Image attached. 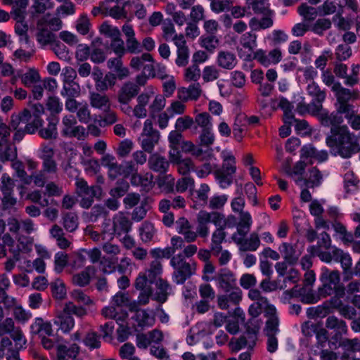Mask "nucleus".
Returning a JSON list of instances; mask_svg holds the SVG:
<instances>
[{
  "label": "nucleus",
  "mask_w": 360,
  "mask_h": 360,
  "mask_svg": "<svg viewBox=\"0 0 360 360\" xmlns=\"http://www.w3.org/2000/svg\"><path fill=\"white\" fill-rule=\"evenodd\" d=\"M326 143L332 155L345 159L350 158L360 151L358 137L346 125L332 127Z\"/></svg>",
  "instance_id": "nucleus-1"
},
{
  "label": "nucleus",
  "mask_w": 360,
  "mask_h": 360,
  "mask_svg": "<svg viewBox=\"0 0 360 360\" xmlns=\"http://www.w3.org/2000/svg\"><path fill=\"white\" fill-rule=\"evenodd\" d=\"M320 281L322 285L319 288V294L322 297H326L332 295H335L338 297H342L345 295V288L340 283L338 271H330L326 267L322 268Z\"/></svg>",
  "instance_id": "nucleus-2"
},
{
  "label": "nucleus",
  "mask_w": 360,
  "mask_h": 360,
  "mask_svg": "<svg viewBox=\"0 0 360 360\" xmlns=\"http://www.w3.org/2000/svg\"><path fill=\"white\" fill-rule=\"evenodd\" d=\"M170 264L174 269L172 278L176 284H183L195 273V263L187 262L181 253L173 256L171 258Z\"/></svg>",
  "instance_id": "nucleus-3"
},
{
  "label": "nucleus",
  "mask_w": 360,
  "mask_h": 360,
  "mask_svg": "<svg viewBox=\"0 0 360 360\" xmlns=\"http://www.w3.org/2000/svg\"><path fill=\"white\" fill-rule=\"evenodd\" d=\"M131 226L132 222L129 217L124 212H119L112 217V225L109 221L103 224V233L120 236L131 231Z\"/></svg>",
  "instance_id": "nucleus-4"
},
{
  "label": "nucleus",
  "mask_w": 360,
  "mask_h": 360,
  "mask_svg": "<svg viewBox=\"0 0 360 360\" xmlns=\"http://www.w3.org/2000/svg\"><path fill=\"white\" fill-rule=\"evenodd\" d=\"M332 91L335 93L337 99L335 108L338 109L339 112H344L345 117H350L353 115L354 107L349 101L356 98L355 92L343 87L340 83L335 84L332 87Z\"/></svg>",
  "instance_id": "nucleus-5"
},
{
  "label": "nucleus",
  "mask_w": 360,
  "mask_h": 360,
  "mask_svg": "<svg viewBox=\"0 0 360 360\" xmlns=\"http://www.w3.org/2000/svg\"><path fill=\"white\" fill-rule=\"evenodd\" d=\"M160 138V132L153 128L152 121L146 120L143 123L142 132L139 138L141 147L143 151L152 153L155 146L159 143Z\"/></svg>",
  "instance_id": "nucleus-6"
},
{
  "label": "nucleus",
  "mask_w": 360,
  "mask_h": 360,
  "mask_svg": "<svg viewBox=\"0 0 360 360\" xmlns=\"http://www.w3.org/2000/svg\"><path fill=\"white\" fill-rule=\"evenodd\" d=\"M9 335L16 345L22 347L27 340L20 326L15 325L13 317H6L0 321V335Z\"/></svg>",
  "instance_id": "nucleus-7"
},
{
  "label": "nucleus",
  "mask_w": 360,
  "mask_h": 360,
  "mask_svg": "<svg viewBox=\"0 0 360 360\" xmlns=\"http://www.w3.org/2000/svg\"><path fill=\"white\" fill-rule=\"evenodd\" d=\"M77 120L72 115L63 117L61 122V134L68 138H77L83 140L86 136L85 129L81 125H77Z\"/></svg>",
  "instance_id": "nucleus-8"
},
{
  "label": "nucleus",
  "mask_w": 360,
  "mask_h": 360,
  "mask_svg": "<svg viewBox=\"0 0 360 360\" xmlns=\"http://www.w3.org/2000/svg\"><path fill=\"white\" fill-rule=\"evenodd\" d=\"M31 122H20L18 127H15L13 122V115L11 116V127L15 130L13 135L15 141H20L25 134H33L40 127V120L37 117H34Z\"/></svg>",
  "instance_id": "nucleus-9"
},
{
  "label": "nucleus",
  "mask_w": 360,
  "mask_h": 360,
  "mask_svg": "<svg viewBox=\"0 0 360 360\" xmlns=\"http://www.w3.org/2000/svg\"><path fill=\"white\" fill-rule=\"evenodd\" d=\"M253 59L257 60L261 65L268 67L271 64H277L282 59V52L280 49H274L266 53L263 49H258L254 52Z\"/></svg>",
  "instance_id": "nucleus-10"
},
{
  "label": "nucleus",
  "mask_w": 360,
  "mask_h": 360,
  "mask_svg": "<svg viewBox=\"0 0 360 360\" xmlns=\"http://www.w3.org/2000/svg\"><path fill=\"white\" fill-rule=\"evenodd\" d=\"M213 279L216 281L218 287L226 292L231 291L236 285L234 274L226 268L221 269Z\"/></svg>",
  "instance_id": "nucleus-11"
},
{
  "label": "nucleus",
  "mask_w": 360,
  "mask_h": 360,
  "mask_svg": "<svg viewBox=\"0 0 360 360\" xmlns=\"http://www.w3.org/2000/svg\"><path fill=\"white\" fill-rule=\"evenodd\" d=\"M34 112L31 113L30 110L25 108L18 114L13 115V125L16 127L20 122H31L34 117H37L40 120V127L43 124V120L41 118V115L44 112V107L41 104L37 103L33 105Z\"/></svg>",
  "instance_id": "nucleus-12"
},
{
  "label": "nucleus",
  "mask_w": 360,
  "mask_h": 360,
  "mask_svg": "<svg viewBox=\"0 0 360 360\" xmlns=\"http://www.w3.org/2000/svg\"><path fill=\"white\" fill-rule=\"evenodd\" d=\"M233 241L239 246L241 251H256L260 245V239L256 232H252L249 237L238 236L231 237Z\"/></svg>",
  "instance_id": "nucleus-13"
},
{
  "label": "nucleus",
  "mask_w": 360,
  "mask_h": 360,
  "mask_svg": "<svg viewBox=\"0 0 360 360\" xmlns=\"http://www.w3.org/2000/svg\"><path fill=\"white\" fill-rule=\"evenodd\" d=\"M264 316L266 318L264 333L265 335H277L279 333L280 321L274 306H269Z\"/></svg>",
  "instance_id": "nucleus-14"
},
{
  "label": "nucleus",
  "mask_w": 360,
  "mask_h": 360,
  "mask_svg": "<svg viewBox=\"0 0 360 360\" xmlns=\"http://www.w3.org/2000/svg\"><path fill=\"white\" fill-rule=\"evenodd\" d=\"M169 160L181 175H187L191 170L194 171L195 165L192 160L190 158L182 159L177 151L169 152Z\"/></svg>",
  "instance_id": "nucleus-15"
},
{
  "label": "nucleus",
  "mask_w": 360,
  "mask_h": 360,
  "mask_svg": "<svg viewBox=\"0 0 360 360\" xmlns=\"http://www.w3.org/2000/svg\"><path fill=\"white\" fill-rule=\"evenodd\" d=\"M140 91L139 87L134 82H124L117 91V100L119 103H129Z\"/></svg>",
  "instance_id": "nucleus-16"
},
{
  "label": "nucleus",
  "mask_w": 360,
  "mask_h": 360,
  "mask_svg": "<svg viewBox=\"0 0 360 360\" xmlns=\"http://www.w3.org/2000/svg\"><path fill=\"white\" fill-rule=\"evenodd\" d=\"M122 30L126 37V51L137 54L142 52V46L135 37L134 30L131 25L124 24Z\"/></svg>",
  "instance_id": "nucleus-17"
},
{
  "label": "nucleus",
  "mask_w": 360,
  "mask_h": 360,
  "mask_svg": "<svg viewBox=\"0 0 360 360\" xmlns=\"http://www.w3.org/2000/svg\"><path fill=\"white\" fill-rule=\"evenodd\" d=\"M9 137L0 139V162L13 161L17 158V148L9 141Z\"/></svg>",
  "instance_id": "nucleus-18"
},
{
  "label": "nucleus",
  "mask_w": 360,
  "mask_h": 360,
  "mask_svg": "<svg viewBox=\"0 0 360 360\" xmlns=\"http://www.w3.org/2000/svg\"><path fill=\"white\" fill-rule=\"evenodd\" d=\"M342 115L344 112H339L338 109H336L335 112L329 114L328 112H325L323 109L319 112L318 117L322 125L326 127L331 126L332 127H341L340 125L343 122Z\"/></svg>",
  "instance_id": "nucleus-19"
},
{
  "label": "nucleus",
  "mask_w": 360,
  "mask_h": 360,
  "mask_svg": "<svg viewBox=\"0 0 360 360\" xmlns=\"http://www.w3.org/2000/svg\"><path fill=\"white\" fill-rule=\"evenodd\" d=\"M279 251L284 260L290 265L297 263L302 251L297 246L288 243H283L279 247Z\"/></svg>",
  "instance_id": "nucleus-20"
},
{
  "label": "nucleus",
  "mask_w": 360,
  "mask_h": 360,
  "mask_svg": "<svg viewBox=\"0 0 360 360\" xmlns=\"http://www.w3.org/2000/svg\"><path fill=\"white\" fill-rule=\"evenodd\" d=\"M75 185L76 192L79 196H95L96 198H101L102 196V188L99 186H89L83 179H77Z\"/></svg>",
  "instance_id": "nucleus-21"
},
{
  "label": "nucleus",
  "mask_w": 360,
  "mask_h": 360,
  "mask_svg": "<svg viewBox=\"0 0 360 360\" xmlns=\"http://www.w3.org/2000/svg\"><path fill=\"white\" fill-rule=\"evenodd\" d=\"M101 164L108 169V176L112 180L122 174V166L110 154H105L101 159Z\"/></svg>",
  "instance_id": "nucleus-22"
},
{
  "label": "nucleus",
  "mask_w": 360,
  "mask_h": 360,
  "mask_svg": "<svg viewBox=\"0 0 360 360\" xmlns=\"http://www.w3.org/2000/svg\"><path fill=\"white\" fill-rule=\"evenodd\" d=\"M30 333L32 335H39V336L53 335V328L50 322L45 321L41 317H37L30 326Z\"/></svg>",
  "instance_id": "nucleus-23"
},
{
  "label": "nucleus",
  "mask_w": 360,
  "mask_h": 360,
  "mask_svg": "<svg viewBox=\"0 0 360 360\" xmlns=\"http://www.w3.org/2000/svg\"><path fill=\"white\" fill-rule=\"evenodd\" d=\"M153 94V91L143 92L138 96L136 105L133 108V115L137 118L142 119L147 116L146 105Z\"/></svg>",
  "instance_id": "nucleus-24"
},
{
  "label": "nucleus",
  "mask_w": 360,
  "mask_h": 360,
  "mask_svg": "<svg viewBox=\"0 0 360 360\" xmlns=\"http://www.w3.org/2000/svg\"><path fill=\"white\" fill-rule=\"evenodd\" d=\"M252 224V219L251 214L247 212H241L239 216V221L236 224V231L232 235L231 237L238 236H247L250 231Z\"/></svg>",
  "instance_id": "nucleus-25"
},
{
  "label": "nucleus",
  "mask_w": 360,
  "mask_h": 360,
  "mask_svg": "<svg viewBox=\"0 0 360 360\" xmlns=\"http://www.w3.org/2000/svg\"><path fill=\"white\" fill-rule=\"evenodd\" d=\"M148 165L153 171L160 174H165L169 168V162L160 154L153 153L149 157Z\"/></svg>",
  "instance_id": "nucleus-26"
},
{
  "label": "nucleus",
  "mask_w": 360,
  "mask_h": 360,
  "mask_svg": "<svg viewBox=\"0 0 360 360\" xmlns=\"http://www.w3.org/2000/svg\"><path fill=\"white\" fill-rule=\"evenodd\" d=\"M89 98L92 108L103 110H107L110 108V101L106 94L96 91H90Z\"/></svg>",
  "instance_id": "nucleus-27"
},
{
  "label": "nucleus",
  "mask_w": 360,
  "mask_h": 360,
  "mask_svg": "<svg viewBox=\"0 0 360 360\" xmlns=\"http://www.w3.org/2000/svg\"><path fill=\"white\" fill-rule=\"evenodd\" d=\"M217 63L223 69L232 70L237 65V58L236 55L231 51H221L218 53Z\"/></svg>",
  "instance_id": "nucleus-28"
},
{
  "label": "nucleus",
  "mask_w": 360,
  "mask_h": 360,
  "mask_svg": "<svg viewBox=\"0 0 360 360\" xmlns=\"http://www.w3.org/2000/svg\"><path fill=\"white\" fill-rule=\"evenodd\" d=\"M44 19H40L37 22V40L40 44L45 46L54 41L56 37L55 34L44 25Z\"/></svg>",
  "instance_id": "nucleus-29"
},
{
  "label": "nucleus",
  "mask_w": 360,
  "mask_h": 360,
  "mask_svg": "<svg viewBox=\"0 0 360 360\" xmlns=\"http://www.w3.org/2000/svg\"><path fill=\"white\" fill-rule=\"evenodd\" d=\"M95 274L96 268L94 266H88L82 272L73 275L72 281L76 285L84 287L89 283L91 276Z\"/></svg>",
  "instance_id": "nucleus-30"
},
{
  "label": "nucleus",
  "mask_w": 360,
  "mask_h": 360,
  "mask_svg": "<svg viewBox=\"0 0 360 360\" xmlns=\"http://www.w3.org/2000/svg\"><path fill=\"white\" fill-rule=\"evenodd\" d=\"M84 252L89 257L91 262L95 264L96 262H100L101 268L103 272L104 273H110L111 271V265L109 263L106 265V262H108L105 257L101 258V252L98 248H94L89 250H84Z\"/></svg>",
  "instance_id": "nucleus-31"
},
{
  "label": "nucleus",
  "mask_w": 360,
  "mask_h": 360,
  "mask_svg": "<svg viewBox=\"0 0 360 360\" xmlns=\"http://www.w3.org/2000/svg\"><path fill=\"white\" fill-rule=\"evenodd\" d=\"M54 324L59 326L60 329L64 333H69L75 326V320L72 316H69L63 311L60 312L53 321Z\"/></svg>",
  "instance_id": "nucleus-32"
},
{
  "label": "nucleus",
  "mask_w": 360,
  "mask_h": 360,
  "mask_svg": "<svg viewBox=\"0 0 360 360\" xmlns=\"http://www.w3.org/2000/svg\"><path fill=\"white\" fill-rule=\"evenodd\" d=\"M224 227L217 228L212 233L211 250L213 255H218L221 250V244L225 240L226 236Z\"/></svg>",
  "instance_id": "nucleus-33"
},
{
  "label": "nucleus",
  "mask_w": 360,
  "mask_h": 360,
  "mask_svg": "<svg viewBox=\"0 0 360 360\" xmlns=\"http://www.w3.org/2000/svg\"><path fill=\"white\" fill-rule=\"evenodd\" d=\"M79 349V348L76 344H72L68 348L65 345H59L57 347V360H68V359L77 356Z\"/></svg>",
  "instance_id": "nucleus-34"
},
{
  "label": "nucleus",
  "mask_w": 360,
  "mask_h": 360,
  "mask_svg": "<svg viewBox=\"0 0 360 360\" xmlns=\"http://www.w3.org/2000/svg\"><path fill=\"white\" fill-rule=\"evenodd\" d=\"M156 286L157 291L154 295V300L163 303L167 300V296L170 293L171 288L169 283L162 279H159L156 282Z\"/></svg>",
  "instance_id": "nucleus-35"
},
{
  "label": "nucleus",
  "mask_w": 360,
  "mask_h": 360,
  "mask_svg": "<svg viewBox=\"0 0 360 360\" xmlns=\"http://www.w3.org/2000/svg\"><path fill=\"white\" fill-rule=\"evenodd\" d=\"M257 35L255 32H247L240 36L239 41L243 48L252 53L257 46Z\"/></svg>",
  "instance_id": "nucleus-36"
},
{
  "label": "nucleus",
  "mask_w": 360,
  "mask_h": 360,
  "mask_svg": "<svg viewBox=\"0 0 360 360\" xmlns=\"http://www.w3.org/2000/svg\"><path fill=\"white\" fill-rule=\"evenodd\" d=\"M326 327L328 329H333L337 332L336 336L338 335L346 334L347 327L345 322L338 319L334 316H328L326 321Z\"/></svg>",
  "instance_id": "nucleus-37"
},
{
  "label": "nucleus",
  "mask_w": 360,
  "mask_h": 360,
  "mask_svg": "<svg viewBox=\"0 0 360 360\" xmlns=\"http://www.w3.org/2000/svg\"><path fill=\"white\" fill-rule=\"evenodd\" d=\"M323 180L321 172L316 167L309 169L307 178L304 180V185L309 188L319 186Z\"/></svg>",
  "instance_id": "nucleus-38"
},
{
  "label": "nucleus",
  "mask_w": 360,
  "mask_h": 360,
  "mask_svg": "<svg viewBox=\"0 0 360 360\" xmlns=\"http://www.w3.org/2000/svg\"><path fill=\"white\" fill-rule=\"evenodd\" d=\"M307 92L309 95L314 97V101L316 104H321L326 99V93L321 90L319 86L314 81L309 82L307 86Z\"/></svg>",
  "instance_id": "nucleus-39"
},
{
  "label": "nucleus",
  "mask_w": 360,
  "mask_h": 360,
  "mask_svg": "<svg viewBox=\"0 0 360 360\" xmlns=\"http://www.w3.org/2000/svg\"><path fill=\"white\" fill-rule=\"evenodd\" d=\"M116 75L112 72H108L103 76V78L96 85V90L99 92L106 91L108 89L112 87L116 83Z\"/></svg>",
  "instance_id": "nucleus-40"
},
{
  "label": "nucleus",
  "mask_w": 360,
  "mask_h": 360,
  "mask_svg": "<svg viewBox=\"0 0 360 360\" xmlns=\"http://www.w3.org/2000/svg\"><path fill=\"white\" fill-rule=\"evenodd\" d=\"M133 319L137 323L139 326H151L155 323V319L153 316L149 314V313L144 309L136 311L134 316L132 317Z\"/></svg>",
  "instance_id": "nucleus-41"
},
{
  "label": "nucleus",
  "mask_w": 360,
  "mask_h": 360,
  "mask_svg": "<svg viewBox=\"0 0 360 360\" xmlns=\"http://www.w3.org/2000/svg\"><path fill=\"white\" fill-rule=\"evenodd\" d=\"M63 225L68 232L75 231L78 227V216L75 212H67L63 215Z\"/></svg>",
  "instance_id": "nucleus-42"
},
{
  "label": "nucleus",
  "mask_w": 360,
  "mask_h": 360,
  "mask_svg": "<svg viewBox=\"0 0 360 360\" xmlns=\"http://www.w3.org/2000/svg\"><path fill=\"white\" fill-rule=\"evenodd\" d=\"M195 130L196 131L198 127L204 129H212V117L207 112H201L195 115L193 119Z\"/></svg>",
  "instance_id": "nucleus-43"
},
{
  "label": "nucleus",
  "mask_w": 360,
  "mask_h": 360,
  "mask_svg": "<svg viewBox=\"0 0 360 360\" xmlns=\"http://www.w3.org/2000/svg\"><path fill=\"white\" fill-rule=\"evenodd\" d=\"M81 88L77 82L63 83L61 96L64 97H78L80 95Z\"/></svg>",
  "instance_id": "nucleus-44"
},
{
  "label": "nucleus",
  "mask_w": 360,
  "mask_h": 360,
  "mask_svg": "<svg viewBox=\"0 0 360 360\" xmlns=\"http://www.w3.org/2000/svg\"><path fill=\"white\" fill-rule=\"evenodd\" d=\"M220 77V70L215 65H207L202 72L203 82L209 83L217 80Z\"/></svg>",
  "instance_id": "nucleus-45"
},
{
  "label": "nucleus",
  "mask_w": 360,
  "mask_h": 360,
  "mask_svg": "<svg viewBox=\"0 0 360 360\" xmlns=\"http://www.w3.org/2000/svg\"><path fill=\"white\" fill-rule=\"evenodd\" d=\"M333 258L335 261H339L341 263L342 267L345 274H347V271L350 269L352 266V259L347 253L344 252L339 249H335L333 251Z\"/></svg>",
  "instance_id": "nucleus-46"
},
{
  "label": "nucleus",
  "mask_w": 360,
  "mask_h": 360,
  "mask_svg": "<svg viewBox=\"0 0 360 360\" xmlns=\"http://www.w3.org/2000/svg\"><path fill=\"white\" fill-rule=\"evenodd\" d=\"M300 300L305 304H314L320 300L322 296L319 293L316 295L311 288H302L299 290Z\"/></svg>",
  "instance_id": "nucleus-47"
},
{
  "label": "nucleus",
  "mask_w": 360,
  "mask_h": 360,
  "mask_svg": "<svg viewBox=\"0 0 360 360\" xmlns=\"http://www.w3.org/2000/svg\"><path fill=\"white\" fill-rule=\"evenodd\" d=\"M12 312L14 321L22 324L26 323L32 316V313L24 309L20 304L13 309Z\"/></svg>",
  "instance_id": "nucleus-48"
},
{
  "label": "nucleus",
  "mask_w": 360,
  "mask_h": 360,
  "mask_svg": "<svg viewBox=\"0 0 360 360\" xmlns=\"http://www.w3.org/2000/svg\"><path fill=\"white\" fill-rule=\"evenodd\" d=\"M318 9L309 6L306 4H302L298 7V13L303 18L304 21L311 22L316 19L318 15Z\"/></svg>",
  "instance_id": "nucleus-49"
},
{
  "label": "nucleus",
  "mask_w": 360,
  "mask_h": 360,
  "mask_svg": "<svg viewBox=\"0 0 360 360\" xmlns=\"http://www.w3.org/2000/svg\"><path fill=\"white\" fill-rule=\"evenodd\" d=\"M39 134L44 139H56L58 136L57 121H50L46 127L39 129Z\"/></svg>",
  "instance_id": "nucleus-50"
},
{
  "label": "nucleus",
  "mask_w": 360,
  "mask_h": 360,
  "mask_svg": "<svg viewBox=\"0 0 360 360\" xmlns=\"http://www.w3.org/2000/svg\"><path fill=\"white\" fill-rule=\"evenodd\" d=\"M20 79L25 86L30 87L40 81V75L36 70L30 69L22 75Z\"/></svg>",
  "instance_id": "nucleus-51"
},
{
  "label": "nucleus",
  "mask_w": 360,
  "mask_h": 360,
  "mask_svg": "<svg viewBox=\"0 0 360 360\" xmlns=\"http://www.w3.org/2000/svg\"><path fill=\"white\" fill-rule=\"evenodd\" d=\"M155 233L154 225L149 221H145L140 228L141 238L145 243L152 240Z\"/></svg>",
  "instance_id": "nucleus-52"
},
{
  "label": "nucleus",
  "mask_w": 360,
  "mask_h": 360,
  "mask_svg": "<svg viewBox=\"0 0 360 360\" xmlns=\"http://www.w3.org/2000/svg\"><path fill=\"white\" fill-rule=\"evenodd\" d=\"M63 311L69 316L74 314L79 318H82L87 314V311L85 308L82 306H77L72 302H66Z\"/></svg>",
  "instance_id": "nucleus-53"
},
{
  "label": "nucleus",
  "mask_w": 360,
  "mask_h": 360,
  "mask_svg": "<svg viewBox=\"0 0 360 360\" xmlns=\"http://www.w3.org/2000/svg\"><path fill=\"white\" fill-rule=\"evenodd\" d=\"M228 174H233L236 171V159L233 155L228 154L224 156L223 164L221 169H217Z\"/></svg>",
  "instance_id": "nucleus-54"
},
{
  "label": "nucleus",
  "mask_w": 360,
  "mask_h": 360,
  "mask_svg": "<svg viewBox=\"0 0 360 360\" xmlns=\"http://www.w3.org/2000/svg\"><path fill=\"white\" fill-rule=\"evenodd\" d=\"M159 187L162 188L167 193H173L174 190L175 179L171 174L163 175L158 181Z\"/></svg>",
  "instance_id": "nucleus-55"
},
{
  "label": "nucleus",
  "mask_w": 360,
  "mask_h": 360,
  "mask_svg": "<svg viewBox=\"0 0 360 360\" xmlns=\"http://www.w3.org/2000/svg\"><path fill=\"white\" fill-rule=\"evenodd\" d=\"M68 255L63 252H58L54 256V270L61 273L68 263Z\"/></svg>",
  "instance_id": "nucleus-56"
},
{
  "label": "nucleus",
  "mask_w": 360,
  "mask_h": 360,
  "mask_svg": "<svg viewBox=\"0 0 360 360\" xmlns=\"http://www.w3.org/2000/svg\"><path fill=\"white\" fill-rule=\"evenodd\" d=\"M322 109L323 105L321 104H316L315 102H311L308 105L299 103L297 107V110L301 114L307 112L313 115L316 116H318L319 112H320Z\"/></svg>",
  "instance_id": "nucleus-57"
},
{
  "label": "nucleus",
  "mask_w": 360,
  "mask_h": 360,
  "mask_svg": "<svg viewBox=\"0 0 360 360\" xmlns=\"http://www.w3.org/2000/svg\"><path fill=\"white\" fill-rule=\"evenodd\" d=\"M51 291L53 297L58 300H63L66 295V289L64 283L56 279L51 284Z\"/></svg>",
  "instance_id": "nucleus-58"
},
{
  "label": "nucleus",
  "mask_w": 360,
  "mask_h": 360,
  "mask_svg": "<svg viewBox=\"0 0 360 360\" xmlns=\"http://www.w3.org/2000/svg\"><path fill=\"white\" fill-rule=\"evenodd\" d=\"M201 75L200 70L198 64H193L185 70L184 79L186 82H194L200 79Z\"/></svg>",
  "instance_id": "nucleus-59"
},
{
  "label": "nucleus",
  "mask_w": 360,
  "mask_h": 360,
  "mask_svg": "<svg viewBox=\"0 0 360 360\" xmlns=\"http://www.w3.org/2000/svg\"><path fill=\"white\" fill-rule=\"evenodd\" d=\"M146 61L154 62L151 54L143 53L141 56L133 57L130 61V66L136 70H139L143 67V63Z\"/></svg>",
  "instance_id": "nucleus-60"
},
{
  "label": "nucleus",
  "mask_w": 360,
  "mask_h": 360,
  "mask_svg": "<svg viewBox=\"0 0 360 360\" xmlns=\"http://www.w3.org/2000/svg\"><path fill=\"white\" fill-rule=\"evenodd\" d=\"M144 69L150 70L149 75L153 77L158 76L161 79H164L167 76L166 67L161 63L146 65L144 66Z\"/></svg>",
  "instance_id": "nucleus-61"
},
{
  "label": "nucleus",
  "mask_w": 360,
  "mask_h": 360,
  "mask_svg": "<svg viewBox=\"0 0 360 360\" xmlns=\"http://www.w3.org/2000/svg\"><path fill=\"white\" fill-rule=\"evenodd\" d=\"M2 195L1 203L2 210L8 211L14 207L17 203V199L14 197L13 192H4Z\"/></svg>",
  "instance_id": "nucleus-62"
},
{
  "label": "nucleus",
  "mask_w": 360,
  "mask_h": 360,
  "mask_svg": "<svg viewBox=\"0 0 360 360\" xmlns=\"http://www.w3.org/2000/svg\"><path fill=\"white\" fill-rule=\"evenodd\" d=\"M133 147L134 143L131 140L124 139L119 143L116 149V153L119 157L124 158L131 153Z\"/></svg>",
  "instance_id": "nucleus-63"
},
{
  "label": "nucleus",
  "mask_w": 360,
  "mask_h": 360,
  "mask_svg": "<svg viewBox=\"0 0 360 360\" xmlns=\"http://www.w3.org/2000/svg\"><path fill=\"white\" fill-rule=\"evenodd\" d=\"M76 112L80 122L87 124L91 120V112L86 103H82Z\"/></svg>",
  "instance_id": "nucleus-64"
}]
</instances>
